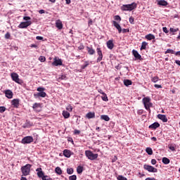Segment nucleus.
Masks as SVG:
<instances>
[{"label":"nucleus","instance_id":"f257e3e1","mask_svg":"<svg viewBox=\"0 0 180 180\" xmlns=\"http://www.w3.org/2000/svg\"><path fill=\"white\" fill-rule=\"evenodd\" d=\"M142 102L144 105L145 109H146V110H148L149 113H151V109H150V108H153L151 98H150V97H145L142 99Z\"/></svg>","mask_w":180,"mask_h":180},{"label":"nucleus","instance_id":"f03ea898","mask_svg":"<svg viewBox=\"0 0 180 180\" xmlns=\"http://www.w3.org/2000/svg\"><path fill=\"white\" fill-rule=\"evenodd\" d=\"M30 168H32V165L27 164L21 167L22 176H27L30 175Z\"/></svg>","mask_w":180,"mask_h":180},{"label":"nucleus","instance_id":"7ed1b4c3","mask_svg":"<svg viewBox=\"0 0 180 180\" xmlns=\"http://www.w3.org/2000/svg\"><path fill=\"white\" fill-rule=\"evenodd\" d=\"M137 8V4L136 2H133L131 4H124L121 9L122 11H133Z\"/></svg>","mask_w":180,"mask_h":180},{"label":"nucleus","instance_id":"20e7f679","mask_svg":"<svg viewBox=\"0 0 180 180\" xmlns=\"http://www.w3.org/2000/svg\"><path fill=\"white\" fill-rule=\"evenodd\" d=\"M11 79L14 81V82H16V84H19L21 85V84H23V81L22 79H19V75L16 72H13L11 74Z\"/></svg>","mask_w":180,"mask_h":180},{"label":"nucleus","instance_id":"39448f33","mask_svg":"<svg viewBox=\"0 0 180 180\" xmlns=\"http://www.w3.org/2000/svg\"><path fill=\"white\" fill-rule=\"evenodd\" d=\"M85 155L86 157H87L89 160H96V158H98V153L94 154L91 150H86Z\"/></svg>","mask_w":180,"mask_h":180},{"label":"nucleus","instance_id":"423d86ee","mask_svg":"<svg viewBox=\"0 0 180 180\" xmlns=\"http://www.w3.org/2000/svg\"><path fill=\"white\" fill-rule=\"evenodd\" d=\"M143 169L148 171V172H158V169L151 165H144Z\"/></svg>","mask_w":180,"mask_h":180},{"label":"nucleus","instance_id":"0eeeda50","mask_svg":"<svg viewBox=\"0 0 180 180\" xmlns=\"http://www.w3.org/2000/svg\"><path fill=\"white\" fill-rule=\"evenodd\" d=\"M22 144H30V143H33V136H25L21 141Z\"/></svg>","mask_w":180,"mask_h":180},{"label":"nucleus","instance_id":"6e6552de","mask_svg":"<svg viewBox=\"0 0 180 180\" xmlns=\"http://www.w3.org/2000/svg\"><path fill=\"white\" fill-rule=\"evenodd\" d=\"M32 25V21H26V22H22L18 25L19 29H26L27 27H29Z\"/></svg>","mask_w":180,"mask_h":180},{"label":"nucleus","instance_id":"1a4fd4ad","mask_svg":"<svg viewBox=\"0 0 180 180\" xmlns=\"http://www.w3.org/2000/svg\"><path fill=\"white\" fill-rule=\"evenodd\" d=\"M96 51L98 56L96 60V63H101V61H102V59L103 58V54L102 53V50L101 49V48H97Z\"/></svg>","mask_w":180,"mask_h":180},{"label":"nucleus","instance_id":"9d476101","mask_svg":"<svg viewBox=\"0 0 180 180\" xmlns=\"http://www.w3.org/2000/svg\"><path fill=\"white\" fill-rule=\"evenodd\" d=\"M19 105H20V100L19 98H14L11 101V105L15 109L19 108Z\"/></svg>","mask_w":180,"mask_h":180},{"label":"nucleus","instance_id":"9b49d317","mask_svg":"<svg viewBox=\"0 0 180 180\" xmlns=\"http://www.w3.org/2000/svg\"><path fill=\"white\" fill-rule=\"evenodd\" d=\"M52 65H54V67H58V65H63V60L61 59L58 58L57 57H55L53 58V62L52 63Z\"/></svg>","mask_w":180,"mask_h":180},{"label":"nucleus","instance_id":"f8f14e48","mask_svg":"<svg viewBox=\"0 0 180 180\" xmlns=\"http://www.w3.org/2000/svg\"><path fill=\"white\" fill-rule=\"evenodd\" d=\"M36 172H37V175L38 178H41V179H43V178H44V176H46L44 175V172H43L41 167L37 168L36 169Z\"/></svg>","mask_w":180,"mask_h":180},{"label":"nucleus","instance_id":"ddd939ff","mask_svg":"<svg viewBox=\"0 0 180 180\" xmlns=\"http://www.w3.org/2000/svg\"><path fill=\"white\" fill-rule=\"evenodd\" d=\"M132 54L135 57L136 60H140L141 61L143 60V58H141V55H140L137 51L133 50Z\"/></svg>","mask_w":180,"mask_h":180},{"label":"nucleus","instance_id":"4468645a","mask_svg":"<svg viewBox=\"0 0 180 180\" xmlns=\"http://www.w3.org/2000/svg\"><path fill=\"white\" fill-rule=\"evenodd\" d=\"M4 94L6 95V97L8 98V99H12L13 98V92H12L11 90L8 89L4 91Z\"/></svg>","mask_w":180,"mask_h":180},{"label":"nucleus","instance_id":"2eb2a0df","mask_svg":"<svg viewBox=\"0 0 180 180\" xmlns=\"http://www.w3.org/2000/svg\"><path fill=\"white\" fill-rule=\"evenodd\" d=\"M158 119L162 120L163 123H167V122H168V118H167V116L165 115L158 114Z\"/></svg>","mask_w":180,"mask_h":180},{"label":"nucleus","instance_id":"dca6fc26","mask_svg":"<svg viewBox=\"0 0 180 180\" xmlns=\"http://www.w3.org/2000/svg\"><path fill=\"white\" fill-rule=\"evenodd\" d=\"M86 49L87 53L89 54V56H94V54H95V49H94L92 46H86Z\"/></svg>","mask_w":180,"mask_h":180},{"label":"nucleus","instance_id":"f3484780","mask_svg":"<svg viewBox=\"0 0 180 180\" xmlns=\"http://www.w3.org/2000/svg\"><path fill=\"white\" fill-rule=\"evenodd\" d=\"M107 47L110 50H113V48L115 47V44H113V40L110 39L107 41Z\"/></svg>","mask_w":180,"mask_h":180},{"label":"nucleus","instance_id":"a211bd4d","mask_svg":"<svg viewBox=\"0 0 180 180\" xmlns=\"http://www.w3.org/2000/svg\"><path fill=\"white\" fill-rule=\"evenodd\" d=\"M112 24L113 26H115V27H116V29L118 30V33H122V27L120 25H119V23H117L116 21H112Z\"/></svg>","mask_w":180,"mask_h":180},{"label":"nucleus","instance_id":"6ab92c4d","mask_svg":"<svg viewBox=\"0 0 180 180\" xmlns=\"http://www.w3.org/2000/svg\"><path fill=\"white\" fill-rule=\"evenodd\" d=\"M158 127H160V123L158 122H154L149 126V129H152V130H155V129H158Z\"/></svg>","mask_w":180,"mask_h":180},{"label":"nucleus","instance_id":"aec40b11","mask_svg":"<svg viewBox=\"0 0 180 180\" xmlns=\"http://www.w3.org/2000/svg\"><path fill=\"white\" fill-rule=\"evenodd\" d=\"M56 26L59 30H61V29H63V22L60 20H56Z\"/></svg>","mask_w":180,"mask_h":180},{"label":"nucleus","instance_id":"412c9836","mask_svg":"<svg viewBox=\"0 0 180 180\" xmlns=\"http://www.w3.org/2000/svg\"><path fill=\"white\" fill-rule=\"evenodd\" d=\"M158 5L160 6H167L168 5V2L165 0H159L158 1Z\"/></svg>","mask_w":180,"mask_h":180},{"label":"nucleus","instance_id":"4be33fe9","mask_svg":"<svg viewBox=\"0 0 180 180\" xmlns=\"http://www.w3.org/2000/svg\"><path fill=\"white\" fill-rule=\"evenodd\" d=\"M33 109L36 111V112H40V110H41L40 109V104L35 103L33 106H32Z\"/></svg>","mask_w":180,"mask_h":180},{"label":"nucleus","instance_id":"5701e85b","mask_svg":"<svg viewBox=\"0 0 180 180\" xmlns=\"http://www.w3.org/2000/svg\"><path fill=\"white\" fill-rule=\"evenodd\" d=\"M63 155L64 157H66V158H70V157H71V151H70L69 150H63Z\"/></svg>","mask_w":180,"mask_h":180},{"label":"nucleus","instance_id":"b1692460","mask_svg":"<svg viewBox=\"0 0 180 180\" xmlns=\"http://www.w3.org/2000/svg\"><path fill=\"white\" fill-rule=\"evenodd\" d=\"M87 119H95V112H89L86 115Z\"/></svg>","mask_w":180,"mask_h":180},{"label":"nucleus","instance_id":"393cba45","mask_svg":"<svg viewBox=\"0 0 180 180\" xmlns=\"http://www.w3.org/2000/svg\"><path fill=\"white\" fill-rule=\"evenodd\" d=\"M145 39H146V40H155V36H154L153 34H148L145 36Z\"/></svg>","mask_w":180,"mask_h":180},{"label":"nucleus","instance_id":"a878e982","mask_svg":"<svg viewBox=\"0 0 180 180\" xmlns=\"http://www.w3.org/2000/svg\"><path fill=\"white\" fill-rule=\"evenodd\" d=\"M101 120H105V122H109V120H110V118L109 117V116L106 115H101Z\"/></svg>","mask_w":180,"mask_h":180},{"label":"nucleus","instance_id":"bb28decb","mask_svg":"<svg viewBox=\"0 0 180 180\" xmlns=\"http://www.w3.org/2000/svg\"><path fill=\"white\" fill-rule=\"evenodd\" d=\"M147 46H148V43H147L146 41H143L141 46V51L146 50L147 49Z\"/></svg>","mask_w":180,"mask_h":180},{"label":"nucleus","instance_id":"cd10ccee","mask_svg":"<svg viewBox=\"0 0 180 180\" xmlns=\"http://www.w3.org/2000/svg\"><path fill=\"white\" fill-rule=\"evenodd\" d=\"M62 115L65 119H68L70 117V112H68V111L63 110Z\"/></svg>","mask_w":180,"mask_h":180},{"label":"nucleus","instance_id":"c85d7f7f","mask_svg":"<svg viewBox=\"0 0 180 180\" xmlns=\"http://www.w3.org/2000/svg\"><path fill=\"white\" fill-rule=\"evenodd\" d=\"M162 162H163V164L167 165L169 164V162H171V160H169V159L168 158H163L162 160Z\"/></svg>","mask_w":180,"mask_h":180},{"label":"nucleus","instance_id":"c756f323","mask_svg":"<svg viewBox=\"0 0 180 180\" xmlns=\"http://www.w3.org/2000/svg\"><path fill=\"white\" fill-rule=\"evenodd\" d=\"M132 82L130 79H124V85H125V86H129V85H131Z\"/></svg>","mask_w":180,"mask_h":180},{"label":"nucleus","instance_id":"7c9ffc66","mask_svg":"<svg viewBox=\"0 0 180 180\" xmlns=\"http://www.w3.org/2000/svg\"><path fill=\"white\" fill-rule=\"evenodd\" d=\"M55 172L56 174H58V175H61V174H63V170L61 169V168L60 167H57L55 169Z\"/></svg>","mask_w":180,"mask_h":180},{"label":"nucleus","instance_id":"2f4dec72","mask_svg":"<svg viewBox=\"0 0 180 180\" xmlns=\"http://www.w3.org/2000/svg\"><path fill=\"white\" fill-rule=\"evenodd\" d=\"M37 96H40L41 98H46V96L47 95V94H46V92L44 91H41L39 93H37Z\"/></svg>","mask_w":180,"mask_h":180},{"label":"nucleus","instance_id":"473e14b6","mask_svg":"<svg viewBox=\"0 0 180 180\" xmlns=\"http://www.w3.org/2000/svg\"><path fill=\"white\" fill-rule=\"evenodd\" d=\"M84 171V167L78 166L77 168V174H82V172Z\"/></svg>","mask_w":180,"mask_h":180},{"label":"nucleus","instance_id":"72a5a7b5","mask_svg":"<svg viewBox=\"0 0 180 180\" xmlns=\"http://www.w3.org/2000/svg\"><path fill=\"white\" fill-rule=\"evenodd\" d=\"M146 151L148 155H153V149L151 148H146Z\"/></svg>","mask_w":180,"mask_h":180},{"label":"nucleus","instance_id":"f704fd0d","mask_svg":"<svg viewBox=\"0 0 180 180\" xmlns=\"http://www.w3.org/2000/svg\"><path fill=\"white\" fill-rule=\"evenodd\" d=\"M101 98L103 101H104V102H108V101H109L108 96L105 93L103 94V96H101Z\"/></svg>","mask_w":180,"mask_h":180},{"label":"nucleus","instance_id":"c9c22d12","mask_svg":"<svg viewBox=\"0 0 180 180\" xmlns=\"http://www.w3.org/2000/svg\"><path fill=\"white\" fill-rule=\"evenodd\" d=\"M175 54V51H174L173 49H167L165 52V54Z\"/></svg>","mask_w":180,"mask_h":180},{"label":"nucleus","instance_id":"e433bc0d","mask_svg":"<svg viewBox=\"0 0 180 180\" xmlns=\"http://www.w3.org/2000/svg\"><path fill=\"white\" fill-rule=\"evenodd\" d=\"M67 174H68L69 175H72V174H74V169L68 168L67 169Z\"/></svg>","mask_w":180,"mask_h":180},{"label":"nucleus","instance_id":"4c0bfd02","mask_svg":"<svg viewBox=\"0 0 180 180\" xmlns=\"http://www.w3.org/2000/svg\"><path fill=\"white\" fill-rule=\"evenodd\" d=\"M158 79H160V78L158 77V76H155L151 78V81L152 82H158Z\"/></svg>","mask_w":180,"mask_h":180},{"label":"nucleus","instance_id":"58836bf2","mask_svg":"<svg viewBox=\"0 0 180 180\" xmlns=\"http://www.w3.org/2000/svg\"><path fill=\"white\" fill-rule=\"evenodd\" d=\"M59 81H63V80H67V76H65V75H62L59 78H58Z\"/></svg>","mask_w":180,"mask_h":180},{"label":"nucleus","instance_id":"ea45409f","mask_svg":"<svg viewBox=\"0 0 180 180\" xmlns=\"http://www.w3.org/2000/svg\"><path fill=\"white\" fill-rule=\"evenodd\" d=\"M117 180H127V178L122 176V175H119L117 177Z\"/></svg>","mask_w":180,"mask_h":180},{"label":"nucleus","instance_id":"a19ab883","mask_svg":"<svg viewBox=\"0 0 180 180\" xmlns=\"http://www.w3.org/2000/svg\"><path fill=\"white\" fill-rule=\"evenodd\" d=\"M39 60L41 61V63H44V61H46V57H44V56H39Z\"/></svg>","mask_w":180,"mask_h":180},{"label":"nucleus","instance_id":"79ce46f5","mask_svg":"<svg viewBox=\"0 0 180 180\" xmlns=\"http://www.w3.org/2000/svg\"><path fill=\"white\" fill-rule=\"evenodd\" d=\"M179 30V28L174 29L172 27L170 28L171 33H176V32H178Z\"/></svg>","mask_w":180,"mask_h":180},{"label":"nucleus","instance_id":"37998d69","mask_svg":"<svg viewBox=\"0 0 180 180\" xmlns=\"http://www.w3.org/2000/svg\"><path fill=\"white\" fill-rule=\"evenodd\" d=\"M89 65V63H88L87 61L85 62V64L82 65V70H85V68H86V67H88Z\"/></svg>","mask_w":180,"mask_h":180},{"label":"nucleus","instance_id":"c03bdc74","mask_svg":"<svg viewBox=\"0 0 180 180\" xmlns=\"http://www.w3.org/2000/svg\"><path fill=\"white\" fill-rule=\"evenodd\" d=\"M69 180H77V175L74 174L69 176Z\"/></svg>","mask_w":180,"mask_h":180},{"label":"nucleus","instance_id":"a18cd8bd","mask_svg":"<svg viewBox=\"0 0 180 180\" xmlns=\"http://www.w3.org/2000/svg\"><path fill=\"white\" fill-rule=\"evenodd\" d=\"M37 91H38V92H44V91H46V89H44V87H38L37 89Z\"/></svg>","mask_w":180,"mask_h":180},{"label":"nucleus","instance_id":"49530a36","mask_svg":"<svg viewBox=\"0 0 180 180\" xmlns=\"http://www.w3.org/2000/svg\"><path fill=\"white\" fill-rule=\"evenodd\" d=\"M66 110H68V112H72V106H71V105H68Z\"/></svg>","mask_w":180,"mask_h":180},{"label":"nucleus","instance_id":"de8ad7c7","mask_svg":"<svg viewBox=\"0 0 180 180\" xmlns=\"http://www.w3.org/2000/svg\"><path fill=\"white\" fill-rule=\"evenodd\" d=\"M6 110V108L4 106L0 107V113H4V112H5Z\"/></svg>","mask_w":180,"mask_h":180},{"label":"nucleus","instance_id":"09e8293b","mask_svg":"<svg viewBox=\"0 0 180 180\" xmlns=\"http://www.w3.org/2000/svg\"><path fill=\"white\" fill-rule=\"evenodd\" d=\"M114 19H115V20H117V21H119V22H120V21L122 20V18H120V15H115V16L114 17Z\"/></svg>","mask_w":180,"mask_h":180},{"label":"nucleus","instance_id":"8fccbe9b","mask_svg":"<svg viewBox=\"0 0 180 180\" xmlns=\"http://www.w3.org/2000/svg\"><path fill=\"white\" fill-rule=\"evenodd\" d=\"M129 22L131 23V25H134V18H133L132 16H131L129 18Z\"/></svg>","mask_w":180,"mask_h":180},{"label":"nucleus","instance_id":"3c124183","mask_svg":"<svg viewBox=\"0 0 180 180\" xmlns=\"http://www.w3.org/2000/svg\"><path fill=\"white\" fill-rule=\"evenodd\" d=\"M169 150H171V151H175V146H172V145H169L168 146Z\"/></svg>","mask_w":180,"mask_h":180},{"label":"nucleus","instance_id":"603ef678","mask_svg":"<svg viewBox=\"0 0 180 180\" xmlns=\"http://www.w3.org/2000/svg\"><path fill=\"white\" fill-rule=\"evenodd\" d=\"M122 33H129V32H130V30L124 28L122 30Z\"/></svg>","mask_w":180,"mask_h":180},{"label":"nucleus","instance_id":"864d4df0","mask_svg":"<svg viewBox=\"0 0 180 180\" xmlns=\"http://www.w3.org/2000/svg\"><path fill=\"white\" fill-rule=\"evenodd\" d=\"M5 39H11V33L7 32V33L5 34Z\"/></svg>","mask_w":180,"mask_h":180},{"label":"nucleus","instance_id":"5fc2aeb1","mask_svg":"<svg viewBox=\"0 0 180 180\" xmlns=\"http://www.w3.org/2000/svg\"><path fill=\"white\" fill-rule=\"evenodd\" d=\"M157 164V160L155 159H152L151 160V165H155Z\"/></svg>","mask_w":180,"mask_h":180},{"label":"nucleus","instance_id":"6e6d98bb","mask_svg":"<svg viewBox=\"0 0 180 180\" xmlns=\"http://www.w3.org/2000/svg\"><path fill=\"white\" fill-rule=\"evenodd\" d=\"M79 50H84V49H85V46H84V44H81L79 47H78Z\"/></svg>","mask_w":180,"mask_h":180},{"label":"nucleus","instance_id":"4d7b16f0","mask_svg":"<svg viewBox=\"0 0 180 180\" xmlns=\"http://www.w3.org/2000/svg\"><path fill=\"white\" fill-rule=\"evenodd\" d=\"M162 30H163L164 33H169V32L166 27H164L162 28Z\"/></svg>","mask_w":180,"mask_h":180},{"label":"nucleus","instance_id":"13d9d810","mask_svg":"<svg viewBox=\"0 0 180 180\" xmlns=\"http://www.w3.org/2000/svg\"><path fill=\"white\" fill-rule=\"evenodd\" d=\"M81 134V131L78 129H75L74 134Z\"/></svg>","mask_w":180,"mask_h":180},{"label":"nucleus","instance_id":"bf43d9fd","mask_svg":"<svg viewBox=\"0 0 180 180\" xmlns=\"http://www.w3.org/2000/svg\"><path fill=\"white\" fill-rule=\"evenodd\" d=\"M32 18L30 16L23 17L24 20H30Z\"/></svg>","mask_w":180,"mask_h":180},{"label":"nucleus","instance_id":"052dcab7","mask_svg":"<svg viewBox=\"0 0 180 180\" xmlns=\"http://www.w3.org/2000/svg\"><path fill=\"white\" fill-rule=\"evenodd\" d=\"M154 86H155V88H157V89L162 88V86H161L160 84H155Z\"/></svg>","mask_w":180,"mask_h":180},{"label":"nucleus","instance_id":"680f3d73","mask_svg":"<svg viewBox=\"0 0 180 180\" xmlns=\"http://www.w3.org/2000/svg\"><path fill=\"white\" fill-rule=\"evenodd\" d=\"M145 180H157V179H155V178L154 177H148Z\"/></svg>","mask_w":180,"mask_h":180},{"label":"nucleus","instance_id":"e2e57ef3","mask_svg":"<svg viewBox=\"0 0 180 180\" xmlns=\"http://www.w3.org/2000/svg\"><path fill=\"white\" fill-rule=\"evenodd\" d=\"M98 92H99V94H101V95H103V94H105V92H103V90L101 89L98 90Z\"/></svg>","mask_w":180,"mask_h":180},{"label":"nucleus","instance_id":"0e129e2a","mask_svg":"<svg viewBox=\"0 0 180 180\" xmlns=\"http://www.w3.org/2000/svg\"><path fill=\"white\" fill-rule=\"evenodd\" d=\"M36 39H37V40H43V37L37 36V37H36Z\"/></svg>","mask_w":180,"mask_h":180},{"label":"nucleus","instance_id":"69168bd1","mask_svg":"<svg viewBox=\"0 0 180 180\" xmlns=\"http://www.w3.org/2000/svg\"><path fill=\"white\" fill-rule=\"evenodd\" d=\"M39 13H40L41 15H42V13H46V11L44 10H40L39 11Z\"/></svg>","mask_w":180,"mask_h":180},{"label":"nucleus","instance_id":"338daca9","mask_svg":"<svg viewBox=\"0 0 180 180\" xmlns=\"http://www.w3.org/2000/svg\"><path fill=\"white\" fill-rule=\"evenodd\" d=\"M175 63H176V64H177V65H179V67H180V60H176Z\"/></svg>","mask_w":180,"mask_h":180},{"label":"nucleus","instance_id":"774afa93","mask_svg":"<svg viewBox=\"0 0 180 180\" xmlns=\"http://www.w3.org/2000/svg\"><path fill=\"white\" fill-rule=\"evenodd\" d=\"M175 56H179L180 57V51L175 53Z\"/></svg>","mask_w":180,"mask_h":180}]
</instances>
